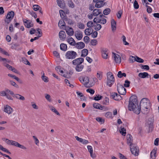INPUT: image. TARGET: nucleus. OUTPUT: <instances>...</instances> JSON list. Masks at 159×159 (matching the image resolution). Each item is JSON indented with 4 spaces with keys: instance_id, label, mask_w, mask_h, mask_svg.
I'll return each instance as SVG.
<instances>
[{
    "instance_id": "obj_1",
    "label": "nucleus",
    "mask_w": 159,
    "mask_h": 159,
    "mask_svg": "<svg viewBox=\"0 0 159 159\" xmlns=\"http://www.w3.org/2000/svg\"><path fill=\"white\" fill-rule=\"evenodd\" d=\"M128 108L129 110L134 111L135 113L137 114H139L140 108H139L138 105L137 96L133 95L130 97Z\"/></svg>"
},
{
    "instance_id": "obj_2",
    "label": "nucleus",
    "mask_w": 159,
    "mask_h": 159,
    "mask_svg": "<svg viewBox=\"0 0 159 159\" xmlns=\"http://www.w3.org/2000/svg\"><path fill=\"white\" fill-rule=\"evenodd\" d=\"M151 106V103L149 100L147 98H144L141 100L139 108L142 109V112L143 113L146 114L148 113V109Z\"/></svg>"
},
{
    "instance_id": "obj_3",
    "label": "nucleus",
    "mask_w": 159,
    "mask_h": 159,
    "mask_svg": "<svg viewBox=\"0 0 159 159\" xmlns=\"http://www.w3.org/2000/svg\"><path fill=\"white\" fill-rule=\"evenodd\" d=\"M114 78L112 73L111 72H108L107 74V85L110 87H111L114 84Z\"/></svg>"
},
{
    "instance_id": "obj_4",
    "label": "nucleus",
    "mask_w": 159,
    "mask_h": 159,
    "mask_svg": "<svg viewBox=\"0 0 159 159\" xmlns=\"http://www.w3.org/2000/svg\"><path fill=\"white\" fill-rule=\"evenodd\" d=\"M76 52L73 51H67L66 53L65 57L68 59H73L77 56Z\"/></svg>"
},
{
    "instance_id": "obj_5",
    "label": "nucleus",
    "mask_w": 159,
    "mask_h": 159,
    "mask_svg": "<svg viewBox=\"0 0 159 159\" xmlns=\"http://www.w3.org/2000/svg\"><path fill=\"white\" fill-rule=\"evenodd\" d=\"M8 145H13L24 150L27 149V148L25 146L14 140H10Z\"/></svg>"
},
{
    "instance_id": "obj_6",
    "label": "nucleus",
    "mask_w": 159,
    "mask_h": 159,
    "mask_svg": "<svg viewBox=\"0 0 159 159\" xmlns=\"http://www.w3.org/2000/svg\"><path fill=\"white\" fill-rule=\"evenodd\" d=\"M130 151L132 154L135 156H137L139 155V150L138 147L137 146L134 144L133 145H130Z\"/></svg>"
},
{
    "instance_id": "obj_7",
    "label": "nucleus",
    "mask_w": 159,
    "mask_h": 159,
    "mask_svg": "<svg viewBox=\"0 0 159 159\" xmlns=\"http://www.w3.org/2000/svg\"><path fill=\"white\" fill-rule=\"evenodd\" d=\"M118 93L121 95H125L126 93V89L121 84H118L117 85Z\"/></svg>"
},
{
    "instance_id": "obj_8",
    "label": "nucleus",
    "mask_w": 159,
    "mask_h": 159,
    "mask_svg": "<svg viewBox=\"0 0 159 159\" xmlns=\"http://www.w3.org/2000/svg\"><path fill=\"white\" fill-rule=\"evenodd\" d=\"M79 79L80 82L85 85L87 84L89 82V79L87 76L80 77Z\"/></svg>"
},
{
    "instance_id": "obj_9",
    "label": "nucleus",
    "mask_w": 159,
    "mask_h": 159,
    "mask_svg": "<svg viewBox=\"0 0 159 159\" xmlns=\"http://www.w3.org/2000/svg\"><path fill=\"white\" fill-rule=\"evenodd\" d=\"M84 59L82 58H79L73 60L72 63L74 65H77L78 64L81 65L83 62Z\"/></svg>"
},
{
    "instance_id": "obj_10",
    "label": "nucleus",
    "mask_w": 159,
    "mask_h": 159,
    "mask_svg": "<svg viewBox=\"0 0 159 159\" xmlns=\"http://www.w3.org/2000/svg\"><path fill=\"white\" fill-rule=\"evenodd\" d=\"M113 57L115 62L116 63H120L121 62V59L120 56L114 52L112 53Z\"/></svg>"
},
{
    "instance_id": "obj_11",
    "label": "nucleus",
    "mask_w": 159,
    "mask_h": 159,
    "mask_svg": "<svg viewBox=\"0 0 159 159\" xmlns=\"http://www.w3.org/2000/svg\"><path fill=\"white\" fill-rule=\"evenodd\" d=\"M87 148L89 152L90 153V157L93 158H95L96 156L95 153H93V150L92 147L90 145H88Z\"/></svg>"
},
{
    "instance_id": "obj_12",
    "label": "nucleus",
    "mask_w": 159,
    "mask_h": 159,
    "mask_svg": "<svg viewBox=\"0 0 159 159\" xmlns=\"http://www.w3.org/2000/svg\"><path fill=\"white\" fill-rule=\"evenodd\" d=\"M102 54V57L105 59H107L108 57V50L106 48H103L101 51Z\"/></svg>"
},
{
    "instance_id": "obj_13",
    "label": "nucleus",
    "mask_w": 159,
    "mask_h": 159,
    "mask_svg": "<svg viewBox=\"0 0 159 159\" xmlns=\"http://www.w3.org/2000/svg\"><path fill=\"white\" fill-rule=\"evenodd\" d=\"M111 96L113 99L116 100H120L122 99L121 96L116 93H112L111 94Z\"/></svg>"
},
{
    "instance_id": "obj_14",
    "label": "nucleus",
    "mask_w": 159,
    "mask_h": 159,
    "mask_svg": "<svg viewBox=\"0 0 159 159\" xmlns=\"http://www.w3.org/2000/svg\"><path fill=\"white\" fill-rule=\"evenodd\" d=\"M126 138L127 144L129 145V146L133 145V140L132 136L130 134H128L127 135Z\"/></svg>"
},
{
    "instance_id": "obj_15",
    "label": "nucleus",
    "mask_w": 159,
    "mask_h": 159,
    "mask_svg": "<svg viewBox=\"0 0 159 159\" xmlns=\"http://www.w3.org/2000/svg\"><path fill=\"white\" fill-rule=\"evenodd\" d=\"M93 107L96 109H98L100 110H105L107 108L105 106H103L100 104L98 103H95L93 104Z\"/></svg>"
},
{
    "instance_id": "obj_16",
    "label": "nucleus",
    "mask_w": 159,
    "mask_h": 159,
    "mask_svg": "<svg viewBox=\"0 0 159 159\" xmlns=\"http://www.w3.org/2000/svg\"><path fill=\"white\" fill-rule=\"evenodd\" d=\"M67 34L69 36H72L74 34V31L73 29L71 27H68L65 29Z\"/></svg>"
},
{
    "instance_id": "obj_17",
    "label": "nucleus",
    "mask_w": 159,
    "mask_h": 159,
    "mask_svg": "<svg viewBox=\"0 0 159 159\" xmlns=\"http://www.w3.org/2000/svg\"><path fill=\"white\" fill-rule=\"evenodd\" d=\"M59 36L61 40H64L66 37V34L65 32L63 30L60 31L59 33Z\"/></svg>"
},
{
    "instance_id": "obj_18",
    "label": "nucleus",
    "mask_w": 159,
    "mask_h": 159,
    "mask_svg": "<svg viewBox=\"0 0 159 159\" xmlns=\"http://www.w3.org/2000/svg\"><path fill=\"white\" fill-rule=\"evenodd\" d=\"M75 47L78 49H82L85 47V44L83 42H79L75 43Z\"/></svg>"
},
{
    "instance_id": "obj_19",
    "label": "nucleus",
    "mask_w": 159,
    "mask_h": 159,
    "mask_svg": "<svg viewBox=\"0 0 159 159\" xmlns=\"http://www.w3.org/2000/svg\"><path fill=\"white\" fill-rule=\"evenodd\" d=\"M4 111L8 114H11L12 111V109L10 106L7 105L4 107Z\"/></svg>"
},
{
    "instance_id": "obj_20",
    "label": "nucleus",
    "mask_w": 159,
    "mask_h": 159,
    "mask_svg": "<svg viewBox=\"0 0 159 159\" xmlns=\"http://www.w3.org/2000/svg\"><path fill=\"white\" fill-rule=\"evenodd\" d=\"M58 6L61 8H63L65 7V4L63 2V0H57Z\"/></svg>"
},
{
    "instance_id": "obj_21",
    "label": "nucleus",
    "mask_w": 159,
    "mask_h": 159,
    "mask_svg": "<svg viewBox=\"0 0 159 159\" xmlns=\"http://www.w3.org/2000/svg\"><path fill=\"white\" fill-rule=\"evenodd\" d=\"M13 96L19 100L22 101H24L25 100V98L24 96H23L18 94H14Z\"/></svg>"
},
{
    "instance_id": "obj_22",
    "label": "nucleus",
    "mask_w": 159,
    "mask_h": 159,
    "mask_svg": "<svg viewBox=\"0 0 159 159\" xmlns=\"http://www.w3.org/2000/svg\"><path fill=\"white\" fill-rule=\"evenodd\" d=\"M104 5V4L103 3V1L99 0L95 4V7L97 8H100L103 7Z\"/></svg>"
},
{
    "instance_id": "obj_23",
    "label": "nucleus",
    "mask_w": 159,
    "mask_h": 159,
    "mask_svg": "<svg viewBox=\"0 0 159 159\" xmlns=\"http://www.w3.org/2000/svg\"><path fill=\"white\" fill-rule=\"evenodd\" d=\"M111 27L112 31L115 30L116 29V22L114 19L111 20Z\"/></svg>"
},
{
    "instance_id": "obj_24",
    "label": "nucleus",
    "mask_w": 159,
    "mask_h": 159,
    "mask_svg": "<svg viewBox=\"0 0 159 159\" xmlns=\"http://www.w3.org/2000/svg\"><path fill=\"white\" fill-rule=\"evenodd\" d=\"M75 36L76 39L78 40H81L83 37L81 32L79 31H77L76 32Z\"/></svg>"
},
{
    "instance_id": "obj_25",
    "label": "nucleus",
    "mask_w": 159,
    "mask_h": 159,
    "mask_svg": "<svg viewBox=\"0 0 159 159\" xmlns=\"http://www.w3.org/2000/svg\"><path fill=\"white\" fill-rule=\"evenodd\" d=\"M93 13L94 16H97L102 13V11L100 9H95L93 10Z\"/></svg>"
},
{
    "instance_id": "obj_26",
    "label": "nucleus",
    "mask_w": 159,
    "mask_h": 159,
    "mask_svg": "<svg viewBox=\"0 0 159 159\" xmlns=\"http://www.w3.org/2000/svg\"><path fill=\"white\" fill-rule=\"evenodd\" d=\"M67 41L70 45L75 46V42L72 37L68 39Z\"/></svg>"
},
{
    "instance_id": "obj_27",
    "label": "nucleus",
    "mask_w": 159,
    "mask_h": 159,
    "mask_svg": "<svg viewBox=\"0 0 159 159\" xmlns=\"http://www.w3.org/2000/svg\"><path fill=\"white\" fill-rule=\"evenodd\" d=\"M148 75V73L146 72L140 73L138 75L139 76L142 78H145L147 77Z\"/></svg>"
},
{
    "instance_id": "obj_28",
    "label": "nucleus",
    "mask_w": 159,
    "mask_h": 159,
    "mask_svg": "<svg viewBox=\"0 0 159 159\" xmlns=\"http://www.w3.org/2000/svg\"><path fill=\"white\" fill-rule=\"evenodd\" d=\"M84 67V66L82 65L78 64L76 65L75 67V69L76 71L80 72L82 70Z\"/></svg>"
},
{
    "instance_id": "obj_29",
    "label": "nucleus",
    "mask_w": 159,
    "mask_h": 159,
    "mask_svg": "<svg viewBox=\"0 0 159 159\" xmlns=\"http://www.w3.org/2000/svg\"><path fill=\"white\" fill-rule=\"evenodd\" d=\"M88 50L86 49H84L82 51V53L81 55V57H84L88 54Z\"/></svg>"
},
{
    "instance_id": "obj_30",
    "label": "nucleus",
    "mask_w": 159,
    "mask_h": 159,
    "mask_svg": "<svg viewBox=\"0 0 159 159\" xmlns=\"http://www.w3.org/2000/svg\"><path fill=\"white\" fill-rule=\"evenodd\" d=\"M8 15H9V14H7V15L6 16V18L4 19L5 22L7 24H9L12 20L11 19V18L8 17Z\"/></svg>"
},
{
    "instance_id": "obj_31",
    "label": "nucleus",
    "mask_w": 159,
    "mask_h": 159,
    "mask_svg": "<svg viewBox=\"0 0 159 159\" xmlns=\"http://www.w3.org/2000/svg\"><path fill=\"white\" fill-rule=\"evenodd\" d=\"M60 48L61 50L66 51L67 49V46L65 44L61 43L60 46Z\"/></svg>"
},
{
    "instance_id": "obj_32",
    "label": "nucleus",
    "mask_w": 159,
    "mask_h": 159,
    "mask_svg": "<svg viewBox=\"0 0 159 159\" xmlns=\"http://www.w3.org/2000/svg\"><path fill=\"white\" fill-rule=\"evenodd\" d=\"M121 129L120 130V133L123 136H125L126 132V129L124 128L120 127Z\"/></svg>"
},
{
    "instance_id": "obj_33",
    "label": "nucleus",
    "mask_w": 159,
    "mask_h": 159,
    "mask_svg": "<svg viewBox=\"0 0 159 159\" xmlns=\"http://www.w3.org/2000/svg\"><path fill=\"white\" fill-rule=\"evenodd\" d=\"M156 152L155 150H153L151 153V157L152 159H154L156 157Z\"/></svg>"
},
{
    "instance_id": "obj_34",
    "label": "nucleus",
    "mask_w": 159,
    "mask_h": 159,
    "mask_svg": "<svg viewBox=\"0 0 159 159\" xmlns=\"http://www.w3.org/2000/svg\"><path fill=\"white\" fill-rule=\"evenodd\" d=\"M7 14H9L8 15V17L12 19L14 17V12L13 11H9L8 12Z\"/></svg>"
},
{
    "instance_id": "obj_35",
    "label": "nucleus",
    "mask_w": 159,
    "mask_h": 159,
    "mask_svg": "<svg viewBox=\"0 0 159 159\" xmlns=\"http://www.w3.org/2000/svg\"><path fill=\"white\" fill-rule=\"evenodd\" d=\"M97 76L99 80H101L102 77V72L100 71H98Z\"/></svg>"
},
{
    "instance_id": "obj_36",
    "label": "nucleus",
    "mask_w": 159,
    "mask_h": 159,
    "mask_svg": "<svg viewBox=\"0 0 159 159\" xmlns=\"http://www.w3.org/2000/svg\"><path fill=\"white\" fill-rule=\"evenodd\" d=\"M0 149L4 151L5 152H7V153L11 154V153L7 149L3 147V146L0 144Z\"/></svg>"
},
{
    "instance_id": "obj_37",
    "label": "nucleus",
    "mask_w": 159,
    "mask_h": 159,
    "mask_svg": "<svg viewBox=\"0 0 159 159\" xmlns=\"http://www.w3.org/2000/svg\"><path fill=\"white\" fill-rule=\"evenodd\" d=\"M111 12V10L109 8L105 9L103 11V14L105 15L109 14Z\"/></svg>"
},
{
    "instance_id": "obj_38",
    "label": "nucleus",
    "mask_w": 159,
    "mask_h": 159,
    "mask_svg": "<svg viewBox=\"0 0 159 159\" xmlns=\"http://www.w3.org/2000/svg\"><path fill=\"white\" fill-rule=\"evenodd\" d=\"M68 5L69 7L73 8L75 7V5L71 0H69L68 1Z\"/></svg>"
},
{
    "instance_id": "obj_39",
    "label": "nucleus",
    "mask_w": 159,
    "mask_h": 159,
    "mask_svg": "<svg viewBox=\"0 0 159 159\" xmlns=\"http://www.w3.org/2000/svg\"><path fill=\"white\" fill-rule=\"evenodd\" d=\"M8 75L9 76L12 77L13 78L15 79L16 80H17L18 81L20 82V81H21L19 78H18L17 77H16L15 75H13L12 74H8Z\"/></svg>"
},
{
    "instance_id": "obj_40",
    "label": "nucleus",
    "mask_w": 159,
    "mask_h": 159,
    "mask_svg": "<svg viewBox=\"0 0 159 159\" xmlns=\"http://www.w3.org/2000/svg\"><path fill=\"white\" fill-rule=\"evenodd\" d=\"M117 76L119 78H122L123 76L126 77V74L125 73H122L121 71H119L118 72Z\"/></svg>"
},
{
    "instance_id": "obj_41",
    "label": "nucleus",
    "mask_w": 159,
    "mask_h": 159,
    "mask_svg": "<svg viewBox=\"0 0 159 159\" xmlns=\"http://www.w3.org/2000/svg\"><path fill=\"white\" fill-rule=\"evenodd\" d=\"M153 129V122H151L149 124V132H152Z\"/></svg>"
},
{
    "instance_id": "obj_42",
    "label": "nucleus",
    "mask_w": 159,
    "mask_h": 159,
    "mask_svg": "<svg viewBox=\"0 0 159 159\" xmlns=\"http://www.w3.org/2000/svg\"><path fill=\"white\" fill-rule=\"evenodd\" d=\"M41 78L45 82H47L48 81V77L44 75V73H43V74L41 77Z\"/></svg>"
},
{
    "instance_id": "obj_43",
    "label": "nucleus",
    "mask_w": 159,
    "mask_h": 159,
    "mask_svg": "<svg viewBox=\"0 0 159 159\" xmlns=\"http://www.w3.org/2000/svg\"><path fill=\"white\" fill-rule=\"evenodd\" d=\"M105 116L108 118H112V114L111 112H107L105 115Z\"/></svg>"
},
{
    "instance_id": "obj_44",
    "label": "nucleus",
    "mask_w": 159,
    "mask_h": 159,
    "mask_svg": "<svg viewBox=\"0 0 159 159\" xmlns=\"http://www.w3.org/2000/svg\"><path fill=\"white\" fill-rule=\"evenodd\" d=\"M95 27L94 28L95 30L96 31H98L101 29L102 28V26L100 24H97L94 25Z\"/></svg>"
},
{
    "instance_id": "obj_45",
    "label": "nucleus",
    "mask_w": 159,
    "mask_h": 159,
    "mask_svg": "<svg viewBox=\"0 0 159 159\" xmlns=\"http://www.w3.org/2000/svg\"><path fill=\"white\" fill-rule=\"evenodd\" d=\"M101 19H99L98 18V17H96L93 20V21L94 23H96V24L99 23L101 24Z\"/></svg>"
},
{
    "instance_id": "obj_46",
    "label": "nucleus",
    "mask_w": 159,
    "mask_h": 159,
    "mask_svg": "<svg viewBox=\"0 0 159 159\" xmlns=\"http://www.w3.org/2000/svg\"><path fill=\"white\" fill-rule=\"evenodd\" d=\"M41 7L38 5H34L33 6V9L35 11H37L40 9Z\"/></svg>"
},
{
    "instance_id": "obj_47",
    "label": "nucleus",
    "mask_w": 159,
    "mask_h": 159,
    "mask_svg": "<svg viewBox=\"0 0 159 159\" xmlns=\"http://www.w3.org/2000/svg\"><path fill=\"white\" fill-rule=\"evenodd\" d=\"M85 33L86 35H89L91 34V30L89 28L86 29L85 30Z\"/></svg>"
},
{
    "instance_id": "obj_48",
    "label": "nucleus",
    "mask_w": 159,
    "mask_h": 159,
    "mask_svg": "<svg viewBox=\"0 0 159 159\" xmlns=\"http://www.w3.org/2000/svg\"><path fill=\"white\" fill-rule=\"evenodd\" d=\"M51 110L53 112L55 113L57 115H60V114L56 109L53 107L52 106L51 107Z\"/></svg>"
},
{
    "instance_id": "obj_49",
    "label": "nucleus",
    "mask_w": 159,
    "mask_h": 159,
    "mask_svg": "<svg viewBox=\"0 0 159 159\" xmlns=\"http://www.w3.org/2000/svg\"><path fill=\"white\" fill-rule=\"evenodd\" d=\"M25 26L27 28H30L33 26V24H31V22H28L26 24H24Z\"/></svg>"
},
{
    "instance_id": "obj_50",
    "label": "nucleus",
    "mask_w": 159,
    "mask_h": 159,
    "mask_svg": "<svg viewBox=\"0 0 159 159\" xmlns=\"http://www.w3.org/2000/svg\"><path fill=\"white\" fill-rule=\"evenodd\" d=\"M65 25V23L64 21L63 20H61L59 21L58 25L59 26H60V25H61V26H64Z\"/></svg>"
},
{
    "instance_id": "obj_51",
    "label": "nucleus",
    "mask_w": 159,
    "mask_h": 159,
    "mask_svg": "<svg viewBox=\"0 0 159 159\" xmlns=\"http://www.w3.org/2000/svg\"><path fill=\"white\" fill-rule=\"evenodd\" d=\"M78 27L80 29H84L85 27L84 25L81 22L79 23L77 25Z\"/></svg>"
},
{
    "instance_id": "obj_52",
    "label": "nucleus",
    "mask_w": 159,
    "mask_h": 159,
    "mask_svg": "<svg viewBox=\"0 0 159 159\" xmlns=\"http://www.w3.org/2000/svg\"><path fill=\"white\" fill-rule=\"evenodd\" d=\"M87 26L88 27H92L93 26H94L93 23L92 21H88L87 23Z\"/></svg>"
},
{
    "instance_id": "obj_53",
    "label": "nucleus",
    "mask_w": 159,
    "mask_h": 159,
    "mask_svg": "<svg viewBox=\"0 0 159 159\" xmlns=\"http://www.w3.org/2000/svg\"><path fill=\"white\" fill-rule=\"evenodd\" d=\"M134 8L136 9H138L139 8V5L136 0H135L134 1Z\"/></svg>"
},
{
    "instance_id": "obj_54",
    "label": "nucleus",
    "mask_w": 159,
    "mask_h": 159,
    "mask_svg": "<svg viewBox=\"0 0 159 159\" xmlns=\"http://www.w3.org/2000/svg\"><path fill=\"white\" fill-rule=\"evenodd\" d=\"M125 84H124V86L125 87H128L129 86V84L130 82L127 80H126L125 81Z\"/></svg>"
},
{
    "instance_id": "obj_55",
    "label": "nucleus",
    "mask_w": 159,
    "mask_h": 159,
    "mask_svg": "<svg viewBox=\"0 0 159 159\" xmlns=\"http://www.w3.org/2000/svg\"><path fill=\"white\" fill-rule=\"evenodd\" d=\"M0 52L2 54L7 56H9V55L6 51L2 49V48H0Z\"/></svg>"
},
{
    "instance_id": "obj_56",
    "label": "nucleus",
    "mask_w": 159,
    "mask_h": 159,
    "mask_svg": "<svg viewBox=\"0 0 159 159\" xmlns=\"http://www.w3.org/2000/svg\"><path fill=\"white\" fill-rule=\"evenodd\" d=\"M45 98L47 100H48L49 102H51L52 101L51 99L50 98L51 96L50 95L48 94H45Z\"/></svg>"
},
{
    "instance_id": "obj_57",
    "label": "nucleus",
    "mask_w": 159,
    "mask_h": 159,
    "mask_svg": "<svg viewBox=\"0 0 159 159\" xmlns=\"http://www.w3.org/2000/svg\"><path fill=\"white\" fill-rule=\"evenodd\" d=\"M137 62L139 63H143L144 61L143 59L137 56H136V61Z\"/></svg>"
},
{
    "instance_id": "obj_58",
    "label": "nucleus",
    "mask_w": 159,
    "mask_h": 159,
    "mask_svg": "<svg viewBox=\"0 0 159 159\" xmlns=\"http://www.w3.org/2000/svg\"><path fill=\"white\" fill-rule=\"evenodd\" d=\"M33 138L34 139V142L35 144L37 145H38V144L39 143V140L35 136H33Z\"/></svg>"
},
{
    "instance_id": "obj_59",
    "label": "nucleus",
    "mask_w": 159,
    "mask_h": 159,
    "mask_svg": "<svg viewBox=\"0 0 159 159\" xmlns=\"http://www.w3.org/2000/svg\"><path fill=\"white\" fill-rule=\"evenodd\" d=\"M123 39V41L125 45H128L129 43L126 41V37L124 35H123L122 37Z\"/></svg>"
},
{
    "instance_id": "obj_60",
    "label": "nucleus",
    "mask_w": 159,
    "mask_h": 159,
    "mask_svg": "<svg viewBox=\"0 0 159 159\" xmlns=\"http://www.w3.org/2000/svg\"><path fill=\"white\" fill-rule=\"evenodd\" d=\"M104 104L107 105L109 103V99L107 97H105L104 100L103 101Z\"/></svg>"
},
{
    "instance_id": "obj_61",
    "label": "nucleus",
    "mask_w": 159,
    "mask_h": 159,
    "mask_svg": "<svg viewBox=\"0 0 159 159\" xmlns=\"http://www.w3.org/2000/svg\"><path fill=\"white\" fill-rule=\"evenodd\" d=\"M141 68L142 69L146 70H149V66L148 65H142L141 67Z\"/></svg>"
},
{
    "instance_id": "obj_62",
    "label": "nucleus",
    "mask_w": 159,
    "mask_h": 159,
    "mask_svg": "<svg viewBox=\"0 0 159 159\" xmlns=\"http://www.w3.org/2000/svg\"><path fill=\"white\" fill-rule=\"evenodd\" d=\"M91 36L92 37L94 38H96L98 35V32L96 31H94L93 33H91Z\"/></svg>"
},
{
    "instance_id": "obj_63",
    "label": "nucleus",
    "mask_w": 159,
    "mask_h": 159,
    "mask_svg": "<svg viewBox=\"0 0 159 159\" xmlns=\"http://www.w3.org/2000/svg\"><path fill=\"white\" fill-rule=\"evenodd\" d=\"M97 43V41L96 39H93L91 40V43L92 45L93 46H95Z\"/></svg>"
},
{
    "instance_id": "obj_64",
    "label": "nucleus",
    "mask_w": 159,
    "mask_h": 159,
    "mask_svg": "<svg viewBox=\"0 0 159 159\" xmlns=\"http://www.w3.org/2000/svg\"><path fill=\"white\" fill-rule=\"evenodd\" d=\"M84 41L85 43H87L89 41V38L88 36H85L84 39Z\"/></svg>"
}]
</instances>
